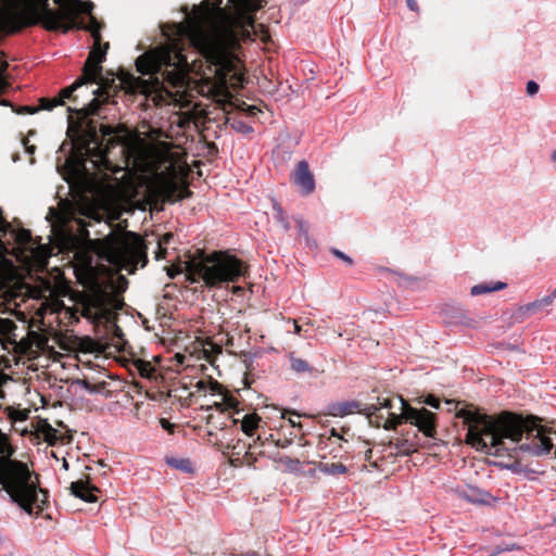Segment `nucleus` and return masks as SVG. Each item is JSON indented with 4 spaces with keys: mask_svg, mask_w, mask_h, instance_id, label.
Returning <instances> with one entry per match:
<instances>
[{
    "mask_svg": "<svg viewBox=\"0 0 556 556\" xmlns=\"http://www.w3.org/2000/svg\"><path fill=\"white\" fill-rule=\"evenodd\" d=\"M126 166H111L108 150L101 146L88 148V159L94 167L103 166L112 175L123 172L121 178L110 174L92 177L80 173L77 165L73 179L78 199L74 198L78 208H111L117 202H132V208H143L162 204H175L186 190L181 187V165L174 163L166 151L147 146H131L125 151Z\"/></svg>",
    "mask_w": 556,
    "mask_h": 556,
    "instance_id": "1",
    "label": "nucleus"
},
{
    "mask_svg": "<svg viewBox=\"0 0 556 556\" xmlns=\"http://www.w3.org/2000/svg\"><path fill=\"white\" fill-rule=\"evenodd\" d=\"M228 3L232 4L233 13H228L215 0H206L179 26V33L185 34L208 62L219 66L213 76L194 81V88L223 105L230 103L232 97L226 83L232 70L228 50L235 48L240 38L251 36L255 26L250 13L261 7L260 0H228Z\"/></svg>",
    "mask_w": 556,
    "mask_h": 556,
    "instance_id": "2",
    "label": "nucleus"
},
{
    "mask_svg": "<svg viewBox=\"0 0 556 556\" xmlns=\"http://www.w3.org/2000/svg\"><path fill=\"white\" fill-rule=\"evenodd\" d=\"M97 255L78 254L74 266L78 281L94 293L100 306L110 301L114 307L117 296L126 290L127 279L119 274H134L138 266L144 267L147 245L143 239L129 231H112L103 239L90 242Z\"/></svg>",
    "mask_w": 556,
    "mask_h": 556,
    "instance_id": "3",
    "label": "nucleus"
},
{
    "mask_svg": "<svg viewBox=\"0 0 556 556\" xmlns=\"http://www.w3.org/2000/svg\"><path fill=\"white\" fill-rule=\"evenodd\" d=\"M58 9L48 8V0H21L22 7L34 9L36 20L30 25L41 23L48 30H62L67 33L70 29L88 30L93 40L94 47L91 50L85 66L84 79L99 85L93 93L101 96L108 88H121L127 92L150 93L160 88V83H150L149 80L135 77L134 75L119 72L116 77H103L100 75L101 63L104 60L109 43L101 45V26L91 14L92 3L81 0H53Z\"/></svg>",
    "mask_w": 556,
    "mask_h": 556,
    "instance_id": "4",
    "label": "nucleus"
},
{
    "mask_svg": "<svg viewBox=\"0 0 556 556\" xmlns=\"http://www.w3.org/2000/svg\"><path fill=\"white\" fill-rule=\"evenodd\" d=\"M457 416L467 426L466 443L477 451L493 456H503L522 438L528 442L520 450L535 455L554 452L556 455V422L539 425L532 418L503 412L496 416L462 409Z\"/></svg>",
    "mask_w": 556,
    "mask_h": 556,
    "instance_id": "5",
    "label": "nucleus"
},
{
    "mask_svg": "<svg viewBox=\"0 0 556 556\" xmlns=\"http://www.w3.org/2000/svg\"><path fill=\"white\" fill-rule=\"evenodd\" d=\"M15 453L11 435L0 429V485L22 511L38 517L49 505V493L41 488L38 473L13 458Z\"/></svg>",
    "mask_w": 556,
    "mask_h": 556,
    "instance_id": "6",
    "label": "nucleus"
},
{
    "mask_svg": "<svg viewBox=\"0 0 556 556\" xmlns=\"http://www.w3.org/2000/svg\"><path fill=\"white\" fill-rule=\"evenodd\" d=\"M166 64L173 65L174 68L167 73L168 86L161 90L160 97L185 108L190 103L191 87L187 73L182 70L186 58L176 43L157 47L136 61L137 70L144 75L155 73Z\"/></svg>",
    "mask_w": 556,
    "mask_h": 556,
    "instance_id": "7",
    "label": "nucleus"
},
{
    "mask_svg": "<svg viewBox=\"0 0 556 556\" xmlns=\"http://www.w3.org/2000/svg\"><path fill=\"white\" fill-rule=\"evenodd\" d=\"M186 271L188 280L198 282L202 280L207 287H217L226 282H235L245 273L243 263L226 252H214L211 255L193 256L172 266L169 275Z\"/></svg>",
    "mask_w": 556,
    "mask_h": 556,
    "instance_id": "8",
    "label": "nucleus"
},
{
    "mask_svg": "<svg viewBox=\"0 0 556 556\" xmlns=\"http://www.w3.org/2000/svg\"><path fill=\"white\" fill-rule=\"evenodd\" d=\"M365 410L369 417L380 413L379 418L384 419L383 428L387 430L396 429L405 421L416 426L426 437H434L435 415L424 407L409 406L401 396L378 397L377 403L368 405Z\"/></svg>",
    "mask_w": 556,
    "mask_h": 556,
    "instance_id": "9",
    "label": "nucleus"
},
{
    "mask_svg": "<svg viewBox=\"0 0 556 556\" xmlns=\"http://www.w3.org/2000/svg\"><path fill=\"white\" fill-rule=\"evenodd\" d=\"M48 342L49 338L45 332L29 330L27 336L16 344V351L29 357H35L40 352L49 349Z\"/></svg>",
    "mask_w": 556,
    "mask_h": 556,
    "instance_id": "10",
    "label": "nucleus"
},
{
    "mask_svg": "<svg viewBox=\"0 0 556 556\" xmlns=\"http://www.w3.org/2000/svg\"><path fill=\"white\" fill-rule=\"evenodd\" d=\"M65 429L53 428L46 419H40L36 426V437L42 439L49 445H54L59 442H68L71 435Z\"/></svg>",
    "mask_w": 556,
    "mask_h": 556,
    "instance_id": "11",
    "label": "nucleus"
},
{
    "mask_svg": "<svg viewBox=\"0 0 556 556\" xmlns=\"http://www.w3.org/2000/svg\"><path fill=\"white\" fill-rule=\"evenodd\" d=\"M293 182L298 189L303 193H309L314 190V177L305 161H301L293 175Z\"/></svg>",
    "mask_w": 556,
    "mask_h": 556,
    "instance_id": "12",
    "label": "nucleus"
},
{
    "mask_svg": "<svg viewBox=\"0 0 556 556\" xmlns=\"http://www.w3.org/2000/svg\"><path fill=\"white\" fill-rule=\"evenodd\" d=\"M210 392L213 395H218L220 397L219 401H215L211 407L216 408L219 412H226L232 408H236L238 405V401L236 397L230 395L220 383L211 382L210 383Z\"/></svg>",
    "mask_w": 556,
    "mask_h": 556,
    "instance_id": "13",
    "label": "nucleus"
},
{
    "mask_svg": "<svg viewBox=\"0 0 556 556\" xmlns=\"http://www.w3.org/2000/svg\"><path fill=\"white\" fill-rule=\"evenodd\" d=\"M71 491L75 496L88 503H94L98 500L96 492H99V489L90 485L88 481L78 480L72 482Z\"/></svg>",
    "mask_w": 556,
    "mask_h": 556,
    "instance_id": "14",
    "label": "nucleus"
},
{
    "mask_svg": "<svg viewBox=\"0 0 556 556\" xmlns=\"http://www.w3.org/2000/svg\"><path fill=\"white\" fill-rule=\"evenodd\" d=\"M261 417L256 413L247 414L241 420V430L248 437H253L255 431L261 428Z\"/></svg>",
    "mask_w": 556,
    "mask_h": 556,
    "instance_id": "15",
    "label": "nucleus"
},
{
    "mask_svg": "<svg viewBox=\"0 0 556 556\" xmlns=\"http://www.w3.org/2000/svg\"><path fill=\"white\" fill-rule=\"evenodd\" d=\"M556 299V291H553L551 294L544 296L543 299L535 300L532 303H529L521 307V311L523 314H533L538 312L539 309L549 306L554 300Z\"/></svg>",
    "mask_w": 556,
    "mask_h": 556,
    "instance_id": "16",
    "label": "nucleus"
},
{
    "mask_svg": "<svg viewBox=\"0 0 556 556\" xmlns=\"http://www.w3.org/2000/svg\"><path fill=\"white\" fill-rule=\"evenodd\" d=\"M506 283L505 282H501V281H497V282H482V283H479V285H476L471 288V294L472 295H481V294H486V293H490V292H494V291H498V290H503L506 288Z\"/></svg>",
    "mask_w": 556,
    "mask_h": 556,
    "instance_id": "17",
    "label": "nucleus"
},
{
    "mask_svg": "<svg viewBox=\"0 0 556 556\" xmlns=\"http://www.w3.org/2000/svg\"><path fill=\"white\" fill-rule=\"evenodd\" d=\"M75 212L76 211H61V210L49 211L47 219L50 220V222H53V220H65L71 215H73V213H75ZM77 212L80 213L81 215H85V213H90L89 216H92V217L96 218V217L100 216V213L102 211H77Z\"/></svg>",
    "mask_w": 556,
    "mask_h": 556,
    "instance_id": "18",
    "label": "nucleus"
},
{
    "mask_svg": "<svg viewBox=\"0 0 556 556\" xmlns=\"http://www.w3.org/2000/svg\"><path fill=\"white\" fill-rule=\"evenodd\" d=\"M318 469L328 476L343 475L348 471L346 467L341 463H323L318 466Z\"/></svg>",
    "mask_w": 556,
    "mask_h": 556,
    "instance_id": "19",
    "label": "nucleus"
},
{
    "mask_svg": "<svg viewBox=\"0 0 556 556\" xmlns=\"http://www.w3.org/2000/svg\"><path fill=\"white\" fill-rule=\"evenodd\" d=\"M85 81H87L86 79H84V77L77 81H75L74 84H72L71 86L64 88L59 97L54 98V103L53 105H60V104H63L64 100L70 98L72 96V93L77 89L79 88Z\"/></svg>",
    "mask_w": 556,
    "mask_h": 556,
    "instance_id": "20",
    "label": "nucleus"
},
{
    "mask_svg": "<svg viewBox=\"0 0 556 556\" xmlns=\"http://www.w3.org/2000/svg\"><path fill=\"white\" fill-rule=\"evenodd\" d=\"M134 366L142 378L151 379L154 376L155 369L151 363L147 361L137 359L135 361Z\"/></svg>",
    "mask_w": 556,
    "mask_h": 556,
    "instance_id": "21",
    "label": "nucleus"
},
{
    "mask_svg": "<svg viewBox=\"0 0 556 556\" xmlns=\"http://www.w3.org/2000/svg\"><path fill=\"white\" fill-rule=\"evenodd\" d=\"M290 366L296 374L311 371L308 363L302 358L295 357L293 354L290 355Z\"/></svg>",
    "mask_w": 556,
    "mask_h": 556,
    "instance_id": "22",
    "label": "nucleus"
},
{
    "mask_svg": "<svg viewBox=\"0 0 556 556\" xmlns=\"http://www.w3.org/2000/svg\"><path fill=\"white\" fill-rule=\"evenodd\" d=\"M279 464L289 471H296L300 467V462L291 457L283 456L279 458Z\"/></svg>",
    "mask_w": 556,
    "mask_h": 556,
    "instance_id": "23",
    "label": "nucleus"
},
{
    "mask_svg": "<svg viewBox=\"0 0 556 556\" xmlns=\"http://www.w3.org/2000/svg\"><path fill=\"white\" fill-rule=\"evenodd\" d=\"M99 105H100L99 100L97 98H93L87 106H84L81 109H75V111H77L78 113H81L83 116H87V115H90V114H93L94 112H97Z\"/></svg>",
    "mask_w": 556,
    "mask_h": 556,
    "instance_id": "24",
    "label": "nucleus"
},
{
    "mask_svg": "<svg viewBox=\"0 0 556 556\" xmlns=\"http://www.w3.org/2000/svg\"><path fill=\"white\" fill-rule=\"evenodd\" d=\"M173 238L172 233H165L162 236V238L159 240V251L156 252V260H162L165 257V249L164 245L169 242V240Z\"/></svg>",
    "mask_w": 556,
    "mask_h": 556,
    "instance_id": "25",
    "label": "nucleus"
},
{
    "mask_svg": "<svg viewBox=\"0 0 556 556\" xmlns=\"http://www.w3.org/2000/svg\"><path fill=\"white\" fill-rule=\"evenodd\" d=\"M9 417L13 421H24L27 419L28 414L25 410L12 409L9 412Z\"/></svg>",
    "mask_w": 556,
    "mask_h": 556,
    "instance_id": "26",
    "label": "nucleus"
},
{
    "mask_svg": "<svg viewBox=\"0 0 556 556\" xmlns=\"http://www.w3.org/2000/svg\"><path fill=\"white\" fill-rule=\"evenodd\" d=\"M232 128L238 132L249 134L252 131V128L244 125L242 122H233Z\"/></svg>",
    "mask_w": 556,
    "mask_h": 556,
    "instance_id": "27",
    "label": "nucleus"
},
{
    "mask_svg": "<svg viewBox=\"0 0 556 556\" xmlns=\"http://www.w3.org/2000/svg\"><path fill=\"white\" fill-rule=\"evenodd\" d=\"M331 253L337 256L338 258L342 260L343 262H345L348 265H352L353 264V261L350 256H348L346 254H344L343 252L337 250V249H332L331 250Z\"/></svg>",
    "mask_w": 556,
    "mask_h": 556,
    "instance_id": "28",
    "label": "nucleus"
},
{
    "mask_svg": "<svg viewBox=\"0 0 556 556\" xmlns=\"http://www.w3.org/2000/svg\"><path fill=\"white\" fill-rule=\"evenodd\" d=\"M424 403L434 408H438L440 405V401L433 395H428Z\"/></svg>",
    "mask_w": 556,
    "mask_h": 556,
    "instance_id": "29",
    "label": "nucleus"
},
{
    "mask_svg": "<svg viewBox=\"0 0 556 556\" xmlns=\"http://www.w3.org/2000/svg\"><path fill=\"white\" fill-rule=\"evenodd\" d=\"M211 382H215V381L214 380H210V381L200 380L197 382L195 388L198 391H206V390L210 391Z\"/></svg>",
    "mask_w": 556,
    "mask_h": 556,
    "instance_id": "30",
    "label": "nucleus"
},
{
    "mask_svg": "<svg viewBox=\"0 0 556 556\" xmlns=\"http://www.w3.org/2000/svg\"><path fill=\"white\" fill-rule=\"evenodd\" d=\"M539 90V86L534 81H528L527 84V92L529 96H534Z\"/></svg>",
    "mask_w": 556,
    "mask_h": 556,
    "instance_id": "31",
    "label": "nucleus"
},
{
    "mask_svg": "<svg viewBox=\"0 0 556 556\" xmlns=\"http://www.w3.org/2000/svg\"><path fill=\"white\" fill-rule=\"evenodd\" d=\"M8 380H9V377L7 375L0 374V399L4 397V392H3L2 388L7 383Z\"/></svg>",
    "mask_w": 556,
    "mask_h": 556,
    "instance_id": "32",
    "label": "nucleus"
},
{
    "mask_svg": "<svg viewBox=\"0 0 556 556\" xmlns=\"http://www.w3.org/2000/svg\"><path fill=\"white\" fill-rule=\"evenodd\" d=\"M53 103L54 98L51 100L41 99V108L45 110H51L52 108H54L55 105H53Z\"/></svg>",
    "mask_w": 556,
    "mask_h": 556,
    "instance_id": "33",
    "label": "nucleus"
},
{
    "mask_svg": "<svg viewBox=\"0 0 556 556\" xmlns=\"http://www.w3.org/2000/svg\"><path fill=\"white\" fill-rule=\"evenodd\" d=\"M278 222L281 224L282 228H285V229H289L290 228V225L285 220V216L282 214V211H280L279 214H278Z\"/></svg>",
    "mask_w": 556,
    "mask_h": 556,
    "instance_id": "34",
    "label": "nucleus"
},
{
    "mask_svg": "<svg viewBox=\"0 0 556 556\" xmlns=\"http://www.w3.org/2000/svg\"><path fill=\"white\" fill-rule=\"evenodd\" d=\"M296 225H298V228H299V232L303 236H306L307 235V229L305 228V225L303 222L301 220H296Z\"/></svg>",
    "mask_w": 556,
    "mask_h": 556,
    "instance_id": "35",
    "label": "nucleus"
},
{
    "mask_svg": "<svg viewBox=\"0 0 556 556\" xmlns=\"http://www.w3.org/2000/svg\"><path fill=\"white\" fill-rule=\"evenodd\" d=\"M110 213V217L113 218V219H118L121 217V213L123 211H117V210H114V211H108Z\"/></svg>",
    "mask_w": 556,
    "mask_h": 556,
    "instance_id": "36",
    "label": "nucleus"
},
{
    "mask_svg": "<svg viewBox=\"0 0 556 556\" xmlns=\"http://www.w3.org/2000/svg\"><path fill=\"white\" fill-rule=\"evenodd\" d=\"M406 2H407L408 8L412 11H417L418 10L416 0H406Z\"/></svg>",
    "mask_w": 556,
    "mask_h": 556,
    "instance_id": "37",
    "label": "nucleus"
},
{
    "mask_svg": "<svg viewBox=\"0 0 556 556\" xmlns=\"http://www.w3.org/2000/svg\"><path fill=\"white\" fill-rule=\"evenodd\" d=\"M206 345H210V348H211L212 350H214L216 353L220 352V349H219L218 346H215V345H213V344H211V343H206V344H204V345H203V351H204V353H207V352H208V350L206 349Z\"/></svg>",
    "mask_w": 556,
    "mask_h": 556,
    "instance_id": "38",
    "label": "nucleus"
},
{
    "mask_svg": "<svg viewBox=\"0 0 556 556\" xmlns=\"http://www.w3.org/2000/svg\"><path fill=\"white\" fill-rule=\"evenodd\" d=\"M352 406H356V405L355 404H346V405H344V407L340 408V413L341 414H348V413L352 412L350 409V407H352Z\"/></svg>",
    "mask_w": 556,
    "mask_h": 556,
    "instance_id": "39",
    "label": "nucleus"
},
{
    "mask_svg": "<svg viewBox=\"0 0 556 556\" xmlns=\"http://www.w3.org/2000/svg\"><path fill=\"white\" fill-rule=\"evenodd\" d=\"M271 440L273 441V434H269L268 438H265V440L263 441L262 437L261 435H257L256 440H255V443H261V444H264L265 441H269Z\"/></svg>",
    "mask_w": 556,
    "mask_h": 556,
    "instance_id": "40",
    "label": "nucleus"
},
{
    "mask_svg": "<svg viewBox=\"0 0 556 556\" xmlns=\"http://www.w3.org/2000/svg\"><path fill=\"white\" fill-rule=\"evenodd\" d=\"M233 78H236V85H242V83H243V77H242V75H240V74H235V75H233ZM232 85L235 86V84H232Z\"/></svg>",
    "mask_w": 556,
    "mask_h": 556,
    "instance_id": "41",
    "label": "nucleus"
},
{
    "mask_svg": "<svg viewBox=\"0 0 556 556\" xmlns=\"http://www.w3.org/2000/svg\"><path fill=\"white\" fill-rule=\"evenodd\" d=\"M293 327H294V332H295L296 334H299V333L301 332V329H302V328H301V326L298 324V321H296V320H293Z\"/></svg>",
    "mask_w": 556,
    "mask_h": 556,
    "instance_id": "42",
    "label": "nucleus"
},
{
    "mask_svg": "<svg viewBox=\"0 0 556 556\" xmlns=\"http://www.w3.org/2000/svg\"><path fill=\"white\" fill-rule=\"evenodd\" d=\"M288 421L292 427H301V424L291 417L288 419Z\"/></svg>",
    "mask_w": 556,
    "mask_h": 556,
    "instance_id": "43",
    "label": "nucleus"
},
{
    "mask_svg": "<svg viewBox=\"0 0 556 556\" xmlns=\"http://www.w3.org/2000/svg\"><path fill=\"white\" fill-rule=\"evenodd\" d=\"M62 467L64 470H67L68 469V463L65 458L62 459Z\"/></svg>",
    "mask_w": 556,
    "mask_h": 556,
    "instance_id": "44",
    "label": "nucleus"
},
{
    "mask_svg": "<svg viewBox=\"0 0 556 556\" xmlns=\"http://www.w3.org/2000/svg\"><path fill=\"white\" fill-rule=\"evenodd\" d=\"M162 426L165 428V429H168L169 428V424L165 420V419H162Z\"/></svg>",
    "mask_w": 556,
    "mask_h": 556,
    "instance_id": "45",
    "label": "nucleus"
},
{
    "mask_svg": "<svg viewBox=\"0 0 556 556\" xmlns=\"http://www.w3.org/2000/svg\"><path fill=\"white\" fill-rule=\"evenodd\" d=\"M176 358H177V361H178L179 363H182V361H184L185 356L179 355V354H176Z\"/></svg>",
    "mask_w": 556,
    "mask_h": 556,
    "instance_id": "46",
    "label": "nucleus"
},
{
    "mask_svg": "<svg viewBox=\"0 0 556 556\" xmlns=\"http://www.w3.org/2000/svg\"><path fill=\"white\" fill-rule=\"evenodd\" d=\"M36 111H37V109L25 108V112L34 113Z\"/></svg>",
    "mask_w": 556,
    "mask_h": 556,
    "instance_id": "47",
    "label": "nucleus"
},
{
    "mask_svg": "<svg viewBox=\"0 0 556 556\" xmlns=\"http://www.w3.org/2000/svg\"><path fill=\"white\" fill-rule=\"evenodd\" d=\"M119 332H121V329H119V328H116L115 334H116V337L121 340V334H119Z\"/></svg>",
    "mask_w": 556,
    "mask_h": 556,
    "instance_id": "48",
    "label": "nucleus"
},
{
    "mask_svg": "<svg viewBox=\"0 0 556 556\" xmlns=\"http://www.w3.org/2000/svg\"><path fill=\"white\" fill-rule=\"evenodd\" d=\"M72 163H73V159L71 157V159H68V160L66 161V166H68V167H70V166L72 165Z\"/></svg>",
    "mask_w": 556,
    "mask_h": 556,
    "instance_id": "49",
    "label": "nucleus"
},
{
    "mask_svg": "<svg viewBox=\"0 0 556 556\" xmlns=\"http://www.w3.org/2000/svg\"><path fill=\"white\" fill-rule=\"evenodd\" d=\"M0 105H9V102L3 100V101H0Z\"/></svg>",
    "mask_w": 556,
    "mask_h": 556,
    "instance_id": "50",
    "label": "nucleus"
},
{
    "mask_svg": "<svg viewBox=\"0 0 556 556\" xmlns=\"http://www.w3.org/2000/svg\"><path fill=\"white\" fill-rule=\"evenodd\" d=\"M104 308L100 307L98 312H94V315L101 314Z\"/></svg>",
    "mask_w": 556,
    "mask_h": 556,
    "instance_id": "51",
    "label": "nucleus"
},
{
    "mask_svg": "<svg viewBox=\"0 0 556 556\" xmlns=\"http://www.w3.org/2000/svg\"><path fill=\"white\" fill-rule=\"evenodd\" d=\"M250 110H251V113H254L255 111H257V109L255 106H251Z\"/></svg>",
    "mask_w": 556,
    "mask_h": 556,
    "instance_id": "52",
    "label": "nucleus"
},
{
    "mask_svg": "<svg viewBox=\"0 0 556 556\" xmlns=\"http://www.w3.org/2000/svg\"><path fill=\"white\" fill-rule=\"evenodd\" d=\"M553 160L556 162V151L552 154Z\"/></svg>",
    "mask_w": 556,
    "mask_h": 556,
    "instance_id": "53",
    "label": "nucleus"
},
{
    "mask_svg": "<svg viewBox=\"0 0 556 556\" xmlns=\"http://www.w3.org/2000/svg\"><path fill=\"white\" fill-rule=\"evenodd\" d=\"M51 455H52V457H54L55 459H59V458H58V455H56L54 452H52V454H51Z\"/></svg>",
    "mask_w": 556,
    "mask_h": 556,
    "instance_id": "54",
    "label": "nucleus"
},
{
    "mask_svg": "<svg viewBox=\"0 0 556 556\" xmlns=\"http://www.w3.org/2000/svg\"><path fill=\"white\" fill-rule=\"evenodd\" d=\"M28 152H29V153H34V148H33V147H31V148H28Z\"/></svg>",
    "mask_w": 556,
    "mask_h": 556,
    "instance_id": "55",
    "label": "nucleus"
}]
</instances>
